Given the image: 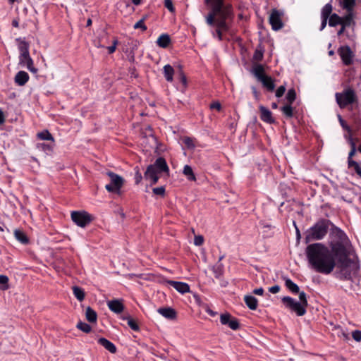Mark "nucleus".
<instances>
[{
  "label": "nucleus",
  "instance_id": "f257e3e1",
  "mask_svg": "<svg viewBox=\"0 0 361 361\" xmlns=\"http://www.w3.org/2000/svg\"><path fill=\"white\" fill-rule=\"evenodd\" d=\"M305 253L309 264L318 273L329 274L336 265L335 254L323 243L309 245L306 247Z\"/></svg>",
  "mask_w": 361,
  "mask_h": 361
},
{
  "label": "nucleus",
  "instance_id": "f03ea898",
  "mask_svg": "<svg viewBox=\"0 0 361 361\" xmlns=\"http://www.w3.org/2000/svg\"><path fill=\"white\" fill-rule=\"evenodd\" d=\"M330 247L336 257H346L348 239L340 228L331 223L329 228Z\"/></svg>",
  "mask_w": 361,
  "mask_h": 361
},
{
  "label": "nucleus",
  "instance_id": "7ed1b4c3",
  "mask_svg": "<svg viewBox=\"0 0 361 361\" xmlns=\"http://www.w3.org/2000/svg\"><path fill=\"white\" fill-rule=\"evenodd\" d=\"M331 222L327 219H321L310 227L305 233V243L323 239L329 231Z\"/></svg>",
  "mask_w": 361,
  "mask_h": 361
},
{
  "label": "nucleus",
  "instance_id": "20e7f679",
  "mask_svg": "<svg viewBox=\"0 0 361 361\" xmlns=\"http://www.w3.org/2000/svg\"><path fill=\"white\" fill-rule=\"evenodd\" d=\"M299 299L300 302H298L289 296H285L282 298V302L287 308L295 312L297 315L302 316L306 313L307 306L306 293L303 291L299 292Z\"/></svg>",
  "mask_w": 361,
  "mask_h": 361
},
{
  "label": "nucleus",
  "instance_id": "39448f33",
  "mask_svg": "<svg viewBox=\"0 0 361 361\" xmlns=\"http://www.w3.org/2000/svg\"><path fill=\"white\" fill-rule=\"evenodd\" d=\"M205 2L209 4L212 7L211 12L205 17L206 23L212 27L216 25V18L220 16L225 2L224 0H205Z\"/></svg>",
  "mask_w": 361,
  "mask_h": 361
},
{
  "label": "nucleus",
  "instance_id": "423d86ee",
  "mask_svg": "<svg viewBox=\"0 0 361 361\" xmlns=\"http://www.w3.org/2000/svg\"><path fill=\"white\" fill-rule=\"evenodd\" d=\"M233 16V8L231 4L224 3L221 13L216 20V26L223 32L229 30V25L226 20Z\"/></svg>",
  "mask_w": 361,
  "mask_h": 361
},
{
  "label": "nucleus",
  "instance_id": "0eeeda50",
  "mask_svg": "<svg viewBox=\"0 0 361 361\" xmlns=\"http://www.w3.org/2000/svg\"><path fill=\"white\" fill-rule=\"evenodd\" d=\"M336 99L341 108H344L348 104L354 103L357 97L352 88H346L342 92L336 93Z\"/></svg>",
  "mask_w": 361,
  "mask_h": 361
},
{
  "label": "nucleus",
  "instance_id": "6e6552de",
  "mask_svg": "<svg viewBox=\"0 0 361 361\" xmlns=\"http://www.w3.org/2000/svg\"><path fill=\"white\" fill-rule=\"evenodd\" d=\"M72 221L79 227L85 228L94 219L93 216L84 210L73 211L71 214Z\"/></svg>",
  "mask_w": 361,
  "mask_h": 361
},
{
  "label": "nucleus",
  "instance_id": "1a4fd4ad",
  "mask_svg": "<svg viewBox=\"0 0 361 361\" xmlns=\"http://www.w3.org/2000/svg\"><path fill=\"white\" fill-rule=\"evenodd\" d=\"M350 259L346 257H338V268L339 271L336 273V277L341 280H350L351 271L349 269Z\"/></svg>",
  "mask_w": 361,
  "mask_h": 361
},
{
  "label": "nucleus",
  "instance_id": "9d476101",
  "mask_svg": "<svg viewBox=\"0 0 361 361\" xmlns=\"http://www.w3.org/2000/svg\"><path fill=\"white\" fill-rule=\"evenodd\" d=\"M107 175L110 178V183L106 185L105 188L109 192H118L123 186V178L121 176L110 171L107 173Z\"/></svg>",
  "mask_w": 361,
  "mask_h": 361
},
{
  "label": "nucleus",
  "instance_id": "9b49d317",
  "mask_svg": "<svg viewBox=\"0 0 361 361\" xmlns=\"http://www.w3.org/2000/svg\"><path fill=\"white\" fill-rule=\"evenodd\" d=\"M283 16V12L282 11H279L276 8L271 11L269 16V23L274 30H279L283 27V24L281 19Z\"/></svg>",
  "mask_w": 361,
  "mask_h": 361
},
{
  "label": "nucleus",
  "instance_id": "f8f14e48",
  "mask_svg": "<svg viewBox=\"0 0 361 361\" xmlns=\"http://www.w3.org/2000/svg\"><path fill=\"white\" fill-rule=\"evenodd\" d=\"M338 53L345 65L349 66L353 63L354 54L348 46L341 47Z\"/></svg>",
  "mask_w": 361,
  "mask_h": 361
},
{
  "label": "nucleus",
  "instance_id": "ddd939ff",
  "mask_svg": "<svg viewBox=\"0 0 361 361\" xmlns=\"http://www.w3.org/2000/svg\"><path fill=\"white\" fill-rule=\"evenodd\" d=\"M159 172L156 169H154V166L149 165L145 173V178L151 181L152 184H155L159 180Z\"/></svg>",
  "mask_w": 361,
  "mask_h": 361
},
{
  "label": "nucleus",
  "instance_id": "4468645a",
  "mask_svg": "<svg viewBox=\"0 0 361 361\" xmlns=\"http://www.w3.org/2000/svg\"><path fill=\"white\" fill-rule=\"evenodd\" d=\"M167 283L171 285L178 292L182 294L190 292V286L186 283L174 281H168Z\"/></svg>",
  "mask_w": 361,
  "mask_h": 361
},
{
  "label": "nucleus",
  "instance_id": "2eb2a0df",
  "mask_svg": "<svg viewBox=\"0 0 361 361\" xmlns=\"http://www.w3.org/2000/svg\"><path fill=\"white\" fill-rule=\"evenodd\" d=\"M355 18V13L354 10H351L350 11H346V14L341 17V25H344L345 27L354 26L355 25V22L354 18Z\"/></svg>",
  "mask_w": 361,
  "mask_h": 361
},
{
  "label": "nucleus",
  "instance_id": "dca6fc26",
  "mask_svg": "<svg viewBox=\"0 0 361 361\" xmlns=\"http://www.w3.org/2000/svg\"><path fill=\"white\" fill-rule=\"evenodd\" d=\"M20 63L26 66V68L32 73H36L37 69L34 66L33 60L30 57V54L26 56L19 57Z\"/></svg>",
  "mask_w": 361,
  "mask_h": 361
},
{
  "label": "nucleus",
  "instance_id": "f3484780",
  "mask_svg": "<svg viewBox=\"0 0 361 361\" xmlns=\"http://www.w3.org/2000/svg\"><path fill=\"white\" fill-rule=\"evenodd\" d=\"M259 111H260V118L267 123H273L274 122V120L272 117L271 112L264 107V106H259Z\"/></svg>",
  "mask_w": 361,
  "mask_h": 361
},
{
  "label": "nucleus",
  "instance_id": "a211bd4d",
  "mask_svg": "<svg viewBox=\"0 0 361 361\" xmlns=\"http://www.w3.org/2000/svg\"><path fill=\"white\" fill-rule=\"evenodd\" d=\"M151 165L154 166V169H156V170H157L159 173H161L162 172H169V169L166 164V160L162 157L158 158L155 161L154 164H151Z\"/></svg>",
  "mask_w": 361,
  "mask_h": 361
},
{
  "label": "nucleus",
  "instance_id": "6ab92c4d",
  "mask_svg": "<svg viewBox=\"0 0 361 361\" xmlns=\"http://www.w3.org/2000/svg\"><path fill=\"white\" fill-rule=\"evenodd\" d=\"M107 305L111 311L116 314L121 313L124 308L123 305L118 300L108 301Z\"/></svg>",
  "mask_w": 361,
  "mask_h": 361
},
{
  "label": "nucleus",
  "instance_id": "aec40b11",
  "mask_svg": "<svg viewBox=\"0 0 361 361\" xmlns=\"http://www.w3.org/2000/svg\"><path fill=\"white\" fill-rule=\"evenodd\" d=\"M29 80V75L23 71H18L14 78L15 82L19 86H23Z\"/></svg>",
  "mask_w": 361,
  "mask_h": 361
},
{
  "label": "nucleus",
  "instance_id": "412c9836",
  "mask_svg": "<svg viewBox=\"0 0 361 361\" xmlns=\"http://www.w3.org/2000/svg\"><path fill=\"white\" fill-rule=\"evenodd\" d=\"M157 312L164 317L173 319L176 318V311L171 307H161L157 310Z\"/></svg>",
  "mask_w": 361,
  "mask_h": 361
},
{
  "label": "nucleus",
  "instance_id": "4be33fe9",
  "mask_svg": "<svg viewBox=\"0 0 361 361\" xmlns=\"http://www.w3.org/2000/svg\"><path fill=\"white\" fill-rule=\"evenodd\" d=\"M98 343L111 353H115L116 352V345L112 342H111L110 341L107 340L105 338H99Z\"/></svg>",
  "mask_w": 361,
  "mask_h": 361
},
{
  "label": "nucleus",
  "instance_id": "5701e85b",
  "mask_svg": "<svg viewBox=\"0 0 361 361\" xmlns=\"http://www.w3.org/2000/svg\"><path fill=\"white\" fill-rule=\"evenodd\" d=\"M339 6L345 11L354 10L356 0H337Z\"/></svg>",
  "mask_w": 361,
  "mask_h": 361
},
{
  "label": "nucleus",
  "instance_id": "b1692460",
  "mask_svg": "<svg viewBox=\"0 0 361 361\" xmlns=\"http://www.w3.org/2000/svg\"><path fill=\"white\" fill-rule=\"evenodd\" d=\"M344 137L346 139V140L349 142L351 147V149L348 154V162L350 161H353L352 157L355 155L356 152V145L355 142L353 141V139L352 137V135H344Z\"/></svg>",
  "mask_w": 361,
  "mask_h": 361
},
{
  "label": "nucleus",
  "instance_id": "393cba45",
  "mask_svg": "<svg viewBox=\"0 0 361 361\" xmlns=\"http://www.w3.org/2000/svg\"><path fill=\"white\" fill-rule=\"evenodd\" d=\"M252 73L258 80L262 79V78L266 75L264 74V67L262 64H255L253 66Z\"/></svg>",
  "mask_w": 361,
  "mask_h": 361
},
{
  "label": "nucleus",
  "instance_id": "a878e982",
  "mask_svg": "<svg viewBox=\"0 0 361 361\" xmlns=\"http://www.w3.org/2000/svg\"><path fill=\"white\" fill-rule=\"evenodd\" d=\"M263 86L267 89L268 91L272 92L275 88V85L271 77L265 75L262 79L259 80Z\"/></svg>",
  "mask_w": 361,
  "mask_h": 361
},
{
  "label": "nucleus",
  "instance_id": "bb28decb",
  "mask_svg": "<svg viewBox=\"0 0 361 361\" xmlns=\"http://www.w3.org/2000/svg\"><path fill=\"white\" fill-rule=\"evenodd\" d=\"M170 42H171V39H170L169 35L167 34L161 35L157 40V45L161 48L168 47Z\"/></svg>",
  "mask_w": 361,
  "mask_h": 361
},
{
  "label": "nucleus",
  "instance_id": "cd10ccee",
  "mask_svg": "<svg viewBox=\"0 0 361 361\" xmlns=\"http://www.w3.org/2000/svg\"><path fill=\"white\" fill-rule=\"evenodd\" d=\"M244 301L246 305L252 310H255L257 307L258 301L257 298L252 295H245Z\"/></svg>",
  "mask_w": 361,
  "mask_h": 361
},
{
  "label": "nucleus",
  "instance_id": "c85d7f7f",
  "mask_svg": "<svg viewBox=\"0 0 361 361\" xmlns=\"http://www.w3.org/2000/svg\"><path fill=\"white\" fill-rule=\"evenodd\" d=\"M173 74H174V69L173 68V67L171 65L167 64L164 66V78L168 82H171L173 80Z\"/></svg>",
  "mask_w": 361,
  "mask_h": 361
},
{
  "label": "nucleus",
  "instance_id": "c756f323",
  "mask_svg": "<svg viewBox=\"0 0 361 361\" xmlns=\"http://www.w3.org/2000/svg\"><path fill=\"white\" fill-rule=\"evenodd\" d=\"M14 236L16 239L22 244H27L29 242L28 238L25 233L20 230L16 229L14 231Z\"/></svg>",
  "mask_w": 361,
  "mask_h": 361
},
{
  "label": "nucleus",
  "instance_id": "7c9ffc66",
  "mask_svg": "<svg viewBox=\"0 0 361 361\" xmlns=\"http://www.w3.org/2000/svg\"><path fill=\"white\" fill-rule=\"evenodd\" d=\"M18 49L20 51L19 57L26 56L27 55L30 54H29V45L25 41H20V44H18Z\"/></svg>",
  "mask_w": 361,
  "mask_h": 361
},
{
  "label": "nucleus",
  "instance_id": "2f4dec72",
  "mask_svg": "<svg viewBox=\"0 0 361 361\" xmlns=\"http://www.w3.org/2000/svg\"><path fill=\"white\" fill-rule=\"evenodd\" d=\"M85 317L88 322H95L97 319V313L90 307H87L85 311Z\"/></svg>",
  "mask_w": 361,
  "mask_h": 361
},
{
  "label": "nucleus",
  "instance_id": "473e14b6",
  "mask_svg": "<svg viewBox=\"0 0 361 361\" xmlns=\"http://www.w3.org/2000/svg\"><path fill=\"white\" fill-rule=\"evenodd\" d=\"M332 6L330 3L326 4L322 9L321 18L329 19L331 16Z\"/></svg>",
  "mask_w": 361,
  "mask_h": 361
},
{
  "label": "nucleus",
  "instance_id": "72a5a7b5",
  "mask_svg": "<svg viewBox=\"0 0 361 361\" xmlns=\"http://www.w3.org/2000/svg\"><path fill=\"white\" fill-rule=\"evenodd\" d=\"M183 173L186 176L188 180H195L196 178L193 173L192 169L189 165H185Z\"/></svg>",
  "mask_w": 361,
  "mask_h": 361
},
{
  "label": "nucleus",
  "instance_id": "f704fd0d",
  "mask_svg": "<svg viewBox=\"0 0 361 361\" xmlns=\"http://www.w3.org/2000/svg\"><path fill=\"white\" fill-rule=\"evenodd\" d=\"M329 18V25L330 27H335V26H336L338 25H341V20H342V18L338 14L333 13V14H331V16Z\"/></svg>",
  "mask_w": 361,
  "mask_h": 361
},
{
  "label": "nucleus",
  "instance_id": "c9c22d12",
  "mask_svg": "<svg viewBox=\"0 0 361 361\" xmlns=\"http://www.w3.org/2000/svg\"><path fill=\"white\" fill-rule=\"evenodd\" d=\"M37 137L38 139L41 140H49L51 141L52 143L54 142V139L51 134L47 130L39 132L37 134Z\"/></svg>",
  "mask_w": 361,
  "mask_h": 361
},
{
  "label": "nucleus",
  "instance_id": "e433bc0d",
  "mask_svg": "<svg viewBox=\"0 0 361 361\" xmlns=\"http://www.w3.org/2000/svg\"><path fill=\"white\" fill-rule=\"evenodd\" d=\"M285 284L286 288H288L293 293H299V286L290 279H286Z\"/></svg>",
  "mask_w": 361,
  "mask_h": 361
},
{
  "label": "nucleus",
  "instance_id": "4c0bfd02",
  "mask_svg": "<svg viewBox=\"0 0 361 361\" xmlns=\"http://www.w3.org/2000/svg\"><path fill=\"white\" fill-rule=\"evenodd\" d=\"M73 292L75 297L79 300L82 301L85 298V292L84 290L78 287V286H74L73 288Z\"/></svg>",
  "mask_w": 361,
  "mask_h": 361
},
{
  "label": "nucleus",
  "instance_id": "58836bf2",
  "mask_svg": "<svg viewBox=\"0 0 361 361\" xmlns=\"http://www.w3.org/2000/svg\"><path fill=\"white\" fill-rule=\"evenodd\" d=\"M348 167L353 169L357 176L361 178V164L355 161H348Z\"/></svg>",
  "mask_w": 361,
  "mask_h": 361
},
{
  "label": "nucleus",
  "instance_id": "ea45409f",
  "mask_svg": "<svg viewBox=\"0 0 361 361\" xmlns=\"http://www.w3.org/2000/svg\"><path fill=\"white\" fill-rule=\"evenodd\" d=\"M281 111L288 118H292L293 116V110L291 106V104L282 106Z\"/></svg>",
  "mask_w": 361,
  "mask_h": 361
},
{
  "label": "nucleus",
  "instance_id": "a19ab883",
  "mask_svg": "<svg viewBox=\"0 0 361 361\" xmlns=\"http://www.w3.org/2000/svg\"><path fill=\"white\" fill-rule=\"evenodd\" d=\"M76 327L85 333H90L92 330L91 326L88 324L81 321L77 324Z\"/></svg>",
  "mask_w": 361,
  "mask_h": 361
},
{
  "label": "nucleus",
  "instance_id": "79ce46f5",
  "mask_svg": "<svg viewBox=\"0 0 361 361\" xmlns=\"http://www.w3.org/2000/svg\"><path fill=\"white\" fill-rule=\"evenodd\" d=\"M213 272L214 274V276L216 278H219L224 271V268L222 264H217L212 268Z\"/></svg>",
  "mask_w": 361,
  "mask_h": 361
},
{
  "label": "nucleus",
  "instance_id": "37998d69",
  "mask_svg": "<svg viewBox=\"0 0 361 361\" xmlns=\"http://www.w3.org/2000/svg\"><path fill=\"white\" fill-rule=\"evenodd\" d=\"M183 143L187 148L192 149L195 147V140L190 137H185L183 140Z\"/></svg>",
  "mask_w": 361,
  "mask_h": 361
},
{
  "label": "nucleus",
  "instance_id": "c03bdc74",
  "mask_svg": "<svg viewBox=\"0 0 361 361\" xmlns=\"http://www.w3.org/2000/svg\"><path fill=\"white\" fill-rule=\"evenodd\" d=\"M123 319L127 320L128 326L134 331H139V326L137 323L130 317H123Z\"/></svg>",
  "mask_w": 361,
  "mask_h": 361
},
{
  "label": "nucleus",
  "instance_id": "a18cd8bd",
  "mask_svg": "<svg viewBox=\"0 0 361 361\" xmlns=\"http://www.w3.org/2000/svg\"><path fill=\"white\" fill-rule=\"evenodd\" d=\"M8 278L6 275H0V289L5 290L8 288Z\"/></svg>",
  "mask_w": 361,
  "mask_h": 361
},
{
  "label": "nucleus",
  "instance_id": "49530a36",
  "mask_svg": "<svg viewBox=\"0 0 361 361\" xmlns=\"http://www.w3.org/2000/svg\"><path fill=\"white\" fill-rule=\"evenodd\" d=\"M289 104H292L296 99V93L294 89H290L286 96Z\"/></svg>",
  "mask_w": 361,
  "mask_h": 361
},
{
  "label": "nucleus",
  "instance_id": "de8ad7c7",
  "mask_svg": "<svg viewBox=\"0 0 361 361\" xmlns=\"http://www.w3.org/2000/svg\"><path fill=\"white\" fill-rule=\"evenodd\" d=\"M53 147H54L53 144H46V143L37 144V148L44 152H46L52 151Z\"/></svg>",
  "mask_w": 361,
  "mask_h": 361
},
{
  "label": "nucleus",
  "instance_id": "09e8293b",
  "mask_svg": "<svg viewBox=\"0 0 361 361\" xmlns=\"http://www.w3.org/2000/svg\"><path fill=\"white\" fill-rule=\"evenodd\" d=\"M211 33L214 38H217L219 41L223 40V31L219 29L218 27H216L215 30H212L211 31Z\"/></svg>",
  "mask_w": 361,
  "mask_h": 361
},
{
  "label": "nucleus",
  "instance_id": "8fccbe9b",
  "mask_svg": "<svg viewBox=\"0 0 361 361\" xmlns=\"http://www.w3.org/2000/svg\"><path fill=\"white\" fill-rule=\"evenodd\" d=\"M338 120H339V123L341 124V126H342L343 129L346 130L347 131V133H345V135H351V129L350 128V126H348L345 121L342 118L341 116L338 115Z\"/></svg>",
  "mask_w": 361,
  "mask_h": 361
},
{
  "label": "nucleus",
  "instance_id": "3c124183",
  "mask_svg": "<svg viewBox=\"0 0 361 361\" xmlns=\"http://www.w3.org/2000/svg\"><path fill=\"white\" fill-rule=\"evenodd\" d=\"M231 318V315L228 313L221 314L220 316V322L221 324L227 325Z\"/></svg>",
  "mask_w": 361,
  "mask_h": 361
},
{
  "label": "nucleus",
  "instance_id": "603ef678",
  "mask_svg": "<svg viewBox=\"0 0 361 361\" xmlns=\"http://www.w3.org/2000/svg\"><path fill=\"white\" fill-rule=\"evenodd\" d=\"M227 326H228L232 330H237L239 328V323L236 319L232 317L227 324Z\"/></svg>",
  "mask_w": 361,
  "mask_h": 361
},
{
  "label": "nucleus",
  "instance_id": "864d4df0",
  "mask_svg": "<svg viewBox=\"0 0 361 361\" xmlns=\"http://www.w3.org/2000/svg\"><path fill=\"white\" fill-rule=\"evenodd\" d=\"M133 28L134 29H141L142 31H146L147 27V26L145 25V23L142 22V20H138L134 25H133Z\"/></svg>",
  "mask_w": 361,
  "mask_h": 361
},
{
  "label": "nucleus",
  "instance_id": "5fc2aeb1",
  "mask_svg": "<svg viewBox=\"0 0 361 361\" xmlns=\"http://www.w3.org/2000/svg\"><path fill=\"white\" fill-rule=\"evenodd\" d=\"M152 190L153 193L157 195L164 196L165 194V188L163 186L154 188Z\"/></svg>",
  "mask_w": 361,
  "mask_h": 361
},
{
  "label": "nucleus",
  "instance_id": "6e6d98bb",
  "mask_svg": "<svg viewBox=\"0 0 361 361\" xmlns=\"http://www.w3.org/2000/svg\"><path fill=\"white\" fill-rule=\"evenodd\" d=\"M263 58V52L261 50H256L253 55V59L256 61H260Z\"/></svg>",
  "mask_w": 361,
  "mask_h": 361
},
{
  "label": "nucleus",
  "instance_id": "4d7b16f0",
  "mask_svg": "<svg viewBox=\"0 0 361 361\" xmlns=\"http://www.w3.org/2000/svg\"><path fill=\"white\" fill-rule=\"evenodd\" d=\"M352 336L355 341L357 342L361 341V331L355 330L353 331Z\"/></svg>",
  "mask_w": 361,
  "mask_h": 361
},
{
  "label": "nucleus",
  "instance_id": "13d9d810",
  "mask_svg": "<svg viewBox=\"0 0 361 361\" xmlns=\"http://www.w3.org/2000/svg\"><path fill=\"white\" fill-rule=\"evenodd\" d=\"M286 91V87L284 85H281L276 91V97H281L283 95Z\"/></svg>",
  "mask_w": 361,
  "mask_h": 361
},
{
  "label": "nucleus",
  "instance_id": "bf43d9fd",
  "mask_svg": "<svg viewBox=\"0 0 361 361\" xmlns=\"http://www.w3.org/2000/svg\"><path fill=\"white\" fill-rule=\"evenodd\" d=\"M164 6L165 7L170 11H174V7L171 0H164Z\"/></svg>",
  "mask_w": 361,
  "mask_h": 361
},
{
  "label": "nucleus",
  "instance_id": "052dcab7",
  "mask_svg": "<svg viewBox=\"0 0 361 361\" xmlns=\"http://www.w3.org/2000/svg\"><path fill=\"white\" fill-rule=\"evenodd\" d=\"M204 242V238L202 235H197L194 238V244L197 246L201 245Z\"/></svg>",
  "mask_w": 361,
  "mask_h": 361
},
{
  "label": "nucleus",
  "instance_id": "680f3d73",
  "mask_svg": "<svg viewBox=\"0 0 361 361\" xmlns=\"http://www.w3.org/2000/svg\"><path fill=\"white\" fill-rule=\"evenodd\" d=\"M280 286L278 285L273 286L269 288V291L273 294L277 293L280 291Z\"/></svg>",
  "mask_w": 361,
  "mask_h": 361
},
{
  "label": "nucleus",
  "instance_id": "e2e57ef3",
  "mask_svg": "<svg viewBox=\"0 0 361 361\" xmlns=\"http://www.w3.org/2000/svg\"><path fill=\"white\" fill-rule=\"evenodd\" d=\"M210 108L212 109H216L217 111H220L221 109V105L219 102H214L210 105Z\"/></svg>",
  "mask_w": 361,
  "mask_h": 361
},
{
  "label": "nucleus",
  "instance_id": "0e129e2a",
  "mask_svg": "<svg viewBox=\"0 0 361 361\" xmlns=\"http://www.w3.org/2000/svg\"><path fill=\"white\" fill-rule=\"evenodd\" d=\"M117 43H118V41L116 39L114 41L113 45H111L107 48L109 54H112L115 51Z\"/></svg>",
  "mask_w": 361,
  "mask_h": 361
},
{
  "label": "nucleus",
  "instance_id": "69168bd1",
  "mask_svg": "<svg viewBox=\"0 0 361 361\" xmlns=\"http://www.w3.org/2000/svg\"><path fill=\"white\" fill-rule=\"evenodd\" d=\"M142 177L141 173L139 171L136 172L135 176V183L139 184L142 180Z\"/></svg>",
  "mask_w": 361,
  "mask_h": 361
},
{
  "label": "nucleus",
  "instance_id": "338daca9",
  "mask_svg": "<svg viewBox=\"0 0 361 361\" xmlns=\"http://www.w3.org/2000/svg\"><path fill=\"white\" fill-rule=\"evenodd\" d=\"M321 19H322V23H321V26H320L319 30L322 31L326 26L328 19H325V18H321Z\"/></svg>",
  "mask_w": 361,
  "mask_h": 361
},
{
  "label": "nucleus",
  "instance_id": "774afa93",
  "mask_svg": "<svg viewBox=\"0 0 361 361\" xmlns=\"http://www.w3.org/2000/svg\"><path fill=\"white\" fill-rule=\"evenodd\" d=\"M253 293L258 295H262L264 293V289L262 288H256L253 290Z\"/></svg>",
  "mask_w": 361,
  "mask_h": 361
}]
</instances>
